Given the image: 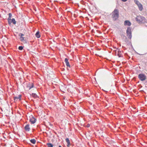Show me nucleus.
Listing matches in <instances>:
<instances>
[{"label":"nucleus","mask_w":147,"mask_h":147,"mask_svg":"<svg viewBox=\"0 0 147 147\" xmlns=\"http://www.w3.org/2000/svg\"><path fill=\"white\" fill-rule=\"evenodd\" d=\"M136 21L139 23H144L146 22V19L142 16H137L136 18Z\"/></svg>","instance_id":"obj_1"},{"label":"nucleus","mask_w":147,"mask_h":147,"mask_svg":"<svg viewBox=\"0 0 147 147\" xmlns=\"http://www.w3.org/2000/svg\"><path fill=\"white\" fill-rule=\"evenodd\" d=\"M112 17L114 20H117L119 16V11L117 9H115L112 13Z\"/></svg>","instance_id":"obj_2"},{"label":"nucleus","mask_w":147,"mask_h":147,"mask_svg":"<svg viewBox=\"0 0 147 147\" xmlns=\"http://www.w3.org/2000/svg\"><path fill=\"white\" fill-rule=\"evenodd\" d=\"M131 28L130 27H128L126 30L127 36L129 38L131 39L132 37Z\"/></svg>","instance_id":"obj_3"},{"label":"nucleus","mask_w":147,"mask_h":147,"mask_svg":"<svg viewBox=\"0 0 147 147\" xmlns=\"http://www.w3.org/2000/svg\"><path fill=\"white\" fill-rule=\"evenodd\" d=\"M138 77L139 79L142 81L146 79V76L143 74H140L138 75Z\"/></svg>","instance_id":"obj_4"},{"label":"nucleus","mask_w":147,"mask_h":147,"mask_svg":"<svg viewBox=\"0 0 147 147\" xmlns=\"http://www.w3.org/2000/svg\"><path fill=\"white\" fill-rule=\"evenodd\" d=\"M29 121L32 124H34L36 122V119L34 117L32 116L31 118L29 119Z\"/></svg>","instance_id":"obj_5"},{"label":"nucleus","mask_w":147,"mask_h":147,"mask_svg":"<svg viewBox=\"0 0 147 147\" xmlns=\"http://www.w3.org/2000/svg\"><path fill=\"white\" fill-rule=\"evenodd\" d=\"M24 129L25 130L27 131H29L30 129V128L29 127V124L26 125L24 127Z\"/></svg>","instance_id":"obj_6"},{"label":"nucleus","mask_w":147,"mask_h":147,"mask_svg":"<svg viewBox=\"0 0 147 147\" xmlns=\"http://www.w3.org/2000/svg\"><path fill=\"white\" fill-rule=\"evenodd\" d=\"M124 25L125 26H130L131 25V22L128 20H125L124 22Z\"/></svg>","instance_id":"obj_7"},{"label":"nucleus","mask_w":147,"mask_h":147,"mask_svg":"<svg viewBox=\"0 0 147 147\" xmlns=\"http://www.w3.org/2000/svg\"><path fill=\"white\" fill-rule=\"evenodd\" d=\"M65 62L67 66V67H70V65L68 62V59L67 58H66L65 59Z\"/></svg>","instance_id":"obj_8"},{"label":"nucleus","mask_w":147,"mask_h":147,"mask_svg":"<svg viewBox=\"0 0 147 147\" xmlns=\"http://www.w3.org/2000/svg\"><path fill=\"white\" fill-rule=\"evenodd\" d=\"M138 7H139V10L141 11H142L143 9L142 5V4L141 3H140V4H138Z\"/></svg>","instance_id":"obj_9"},{"label":"nucleus","mask_w":147,"mask_h":147,"mask_svg":"<svg viewBox=\"0 0 147 147\" xmlns=\"http://www.w3.org/2000/svg\"><path fill=\"white\" fill-rule=\"evenodd\" d=\"M21 95H19L18 96L14 97V100H17L18 99H19L20 100L21 99Z\"/></svg>","instance_id":"obj_10"},{"label":"nucleus","mask_w":147,"mask_h":147,"mask_svg":"<svg viewBox=\"0 0 147 147\" xmlns=\"http://www.w3.org/2000/svg\"><path fill=\"white\" fill-rule=\"evenodd\" d=\"M65 140L67 144V146L68 147H69L70 145V143L69 139L68 138H67Z\"/></svg>","instance_id":"obj_11"},{"label":"nucleus","mask_w":147,"mask_h":147,"mask_svg":"<svg viewBox=\"0 0 147 147\" xmlns=\"http://www.w3.org/2000/svg\"><path fill=\"white\" fill-rule=\"evenodd\" d=\"M35 35L37 38H40V35L39 34V31H37L36 32L35 34Z\"/></svg>","instance_id":"obj_12"},{"label":"nucleus","mask_w":147,"mask_h":147,"mask_svg":"<svg viewBox=\"0 0 147 147\" xmlns=\"http://www.w3.org/2000/svg\"><path fill=\"white\" fill-rule=\"evenodd\" d=\"M31 95L34 98H36L38 96L36 94L34 93H32Z\"/></svg>","instance_id":"obj_13"},{"label":"nucleus","mask_w":147,"mask_h":147,"mask_svg":"<svg viewBox=\"0 0 147 147\" xmlns=\"http://www.w3.org/2000/svg\"><path fill=\"white\" fill-rule=\"evenodd\" d=\"M11 23H12L14 24L16 23V22L14 18H12L11 20Z\"/></svg>","instance_id":"obj_14"},{"label":"nucleus","mask_w":147,"mask_h":147,"mask_svg":"<svg viewBox=\"0 0 147 147\" xmlns=\"http://www.w3.org/2000/svg\"><path fill=\"white\" fill-rule=\"evenodd\" d=\"M30 142H31V143L34 144L35 143L36 140L34 139H33L31 140H30Z\"/></svg>","instance_id":"obj_15"},{"label":"nucleus","mask_w":147,"mask_h":147,"mask_svg":"<svg viewBox=\"0 0 147 147\" xmlns=\"http://www.w3.org/2000/svg\"><path fill=\"white\" fill-rule=\"evenodd\" d=\"M134 2L135 3L138 5L140 4V3L137 0H134Z\"/></svg>","instance_id":"obj_16"},{"label":"nucleus","mask_w":147,"mask_h":147,"mask_svg":"<svg viewBox=\"0 0 147 147\" xmlns=\"http://www.w3.org/2000/svg\"><path fill=\"white\" fill-rule=\"evenodd\" d=\"M47 145L48 147H53V145L51 143H47Z\"/></svg>","instance_id":"obj_17"},{"label":"nucleus","mask_w":147,"mask_h":147,"mask_svg":"<svg viewBox=\"0 0 147 147\" xmlns=\"http://www.w3.org/2000/svg\"><path fill=\"white\" fill-rule=\"evenodd\" d=\"M11 18H8L7 19L8 21V23L9 24H10L11 23Z\"/></svg>","instance_id":"obj_18"},{"label":"nucleus","mask_w":147,"mask_h":147,"mask_svg":"<svg viewBox=\"0 0 147 147\" xmlns=\"http://www.w3.org/2000/svg\"><path fill=\"white\" fill-rule=\"evenodd\" d=\"M23 47L22 46H20L19 47H18V49L19 50H22L23 49Z\"/></svg>","instance_id":"obj_19"},{"label":"nucleus","mask_w":147,"mask_h":147,"mask_svg":"<svg viewBox=\"0 0 147 147\" xmlns=\"http://www.w3.org/2000/svg\"><path fill=\"white\" fill-rule=\"evenodd\" d=\"M25 38L23 37L22 36H20V39L21 40V41H22V40H23V39L24 40Z\"/></svg>","instance_id":"obj_20"},{"label":"nucleus","mask_w":147,"mask_h":147,"mask_svg":"<svg viewBox=\"0 0 147 147\" xmlns=\"http://www.w3.org/2000/svg\"><path fill=\"white\" fill-rule=\"evenodd\" d=\"M22 41L24 43H27L26 40L25 39H24V40L23 39V40H22Z\"/></svg>","instance_id":"obj_21"},{"label":"nucleus","mask_w":147,"mask_h":147,"mask_svg":"<svg viewBox=\"0 0 147 147\" xmlns=\"http://www.w3.org/2000/svg\"><path fill=\"white\" fill-rule=\"evenodd\" d=\"M9 18H11V16H12V14H11V13H9Z\"/></svg>","instance_id":"obj_22"},{"label":"nucleus","mask_w":147,"mask_h":147,"mask_svg":"<svg viewBox=\"0 0 147 147\" xmlns=\"http://www.w3.org/2000/svg\"><path fill=\"white\" fill-rule=\"evenodd\" d=\"M19 35L20 36H24V35L22 33H20L19 34Z\"/></svg>","instance_id":"obj_23"},{"label":"nucleus","mask_w":147,"mask_h":147,"mask_svg":"<svg viewBox=\"0 0 147 147\" xmlns=\"http://www.w3.org/2000/svg\"><path fill=\"white\" fill-rule=\"evenodd\" d=\"M33 87V85H32L31 86L29 87V89L30 90Z\"/></svg>","instance_id":"obj_24"},{"label":"nucleus","mask_w":147,"mask_h":147,"mask_svg":"<svg viewBox=\"0 0 147 147\" xmlns=\"http://www.w3.org/2000/svg\"><path fill=\"white\" fill-rule=\"evenodd\" d=\"M118 56L119 57H121V55L119 54V51H118Z\"/></svg>","instance_id":"obj_25"},{"label":"nucleus","mask_w":147,"mask_h":147,"mask_svg":"<svg viewBox=\"0 0 147 147\" xmlns=\"http://www.w3.org/2000/svg\"><path fill=\"white\" fill-rule=\"evenodd\" d=\"M90 126V124H88L87 125V127H89Z\"/></svg>","instance_id":"obj_26"},{"label":"nucleus","mask_w":147,"mask_h":147,"mask_svg":"<svg viewBox=\"0 0 147 147\" xmlns=\"http://www.w3.org/2000/svg\"><path fill=\"white\" fill-rule=\"evenodd\" d=\"M122 1L123 2H125L127 1V0H122Z\"/></svg>","instance_id":"obj_27"},{"label":"nucleus","mask_w":147,"mask_h":147,"mask_svg":"<svg viewBox=\"0 0 147 147\" xmlns=\"http://www.w3.org/2000/svg\"><path fill=\"white\" fill-rule=\"evenodd\" d=\"M59 147H61V146H59Z\"/></svg>","instance_id":"obj_28"}]
</instances>
